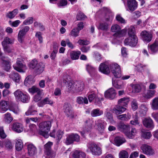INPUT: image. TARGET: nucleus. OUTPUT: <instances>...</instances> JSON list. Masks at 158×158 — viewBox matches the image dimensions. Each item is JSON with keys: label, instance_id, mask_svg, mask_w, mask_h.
I'll return each mask as SVG.
<instances>
[{"label": "nucleus", "instance_id": "f257e3e1", "mask_svg": "<svg viewBox=\"0 0 158 158\" xmlns=\"http://www.w3.org/2000/svg\"><path fill=\"white\" fill-rule=\"evenodd\" d=\"M69 77L67 75L65 74L63 76V82L67 84V87L68 90L71 93L78 94L82 91L84 88V85L83 83L81 81H76L74 82L73 81H68Z\"/></svg>", "mask_w": 158, "mask_h": 158}, {"label": "nucleus", "instance_id": "f03ea898", "mask_svg": "<svg viewBox=\"0 0 158 158\" xmlns=\"http://www.w3.org/2000/svg\"><path fill=\"white\" fill-rule=\"evenodd\" d=\"M39 134L47 138L49 136L48 132L51 127V123L49 121L41 123L39 125Z\"/></svg>", "mask_w": 158, "mask_h": 158}, {"label": "nucleus", "instance_id": "7ed1b4c3", "mask_svg": "<svg viewBox=\"0 0 158 158\" xmlns=\"http://www.w3.org/2000/svg\"><path fill=\"white\" fill-rule=\"evenodd\" d=\"M87 147L93 155L99 156L102 153L101 147L94 143H88Z\"/></svg>", "mask_w": 158, "mask_h": 158}, {"label": "nucleus", "instance_id": "20e7f679", "mask_svg": "<svg viewBox=\"0 0 158 158\" xmlns=\"http://www.w3.org/2000/svg\"><path fill=\"white\" fill-rule=\"evenodd\" d=\"M95 123L94 127L101 134H104L106 123L102 119H98L95 120Z\"/></svg>", "mask_w": 158, "mask_h": 158}, {"label": "nucleus", "instance_id": "39448f33", "mask_svg": "<svg viewBox=\"0 0 158 158\" xmlns=\"http://www.w3.org/2000/svg\"><path fill=\"white\" fill-rule=\"evenodd\" d=\"M14 69L20 73H24L27 69V67L23 64L19 59H18L15 64L13 65Z\"/></svg>", "mask_w": 158, "mask_h": 158}, {"label": "nucleus", "instance_id": "423d86ee", "mask_svg": "<svg viewBox=\"0 0 158 158\" xmlns=\"http://www.w3.org/2000/svg\"><path fill=\"white\" fill-rule=\"evenodd\" d=\"M138 39L136 36L129 37L126 39L124 42L125 45L131 46H135L138 43Z\"/></svg>", "mask_w": 158, "mask_h": 158}, {"label": "nucleus", "instance_id": "0eeeda50", "mask_svg": "<svg viewBox=\"0 0 158 158\" xmlns=\"http://www.w3.org/2000/svg\"><path fill=\"white\" fill-rule=\"evenodd\" d=\"M140 148L143 152L146 155L152 156L155 153V151L151 147L148 145L143 144Z\"/></svg>", "mask_w": 158, "mask_h": 158}, {"label": "nucleus", "instance_id": "6e6552de", "mask_svg": "<svg viewBox=\"0 0 158 158\" xmlns=\"http://www.w3.org/2000/svg\"><path fill=\"white\" fill-rule=\"evenodd\" d=\"M140 35L143 41L144 42L149 43L152 40V35L150 32L143 31L141 32Z\"/></svg>", "mask_w": 158, "mask_h": 158}, {"label": "nucleus", "instance_id": "1a4fd4ad", "mask_svg": "<svg viewBox=\"0 0 158 158\" xmlns=\"http://www.w3.org/2000/svg\"><path fill=\"white\" fill-rule=\"evenodd\" d=\"M64 113L68 117L70 118L74 117L75 115L70 104L65 103L64 106Z\"/></svg>", "mask_w": 158, "mask_h": 158}, {"label": "nucleus", "instance_id": "9d476101", "mask_svg": "<svg viewBox=\"0 0 158 158\" xmlns=\"http://www.w3.org/2000/svg\"><path fill=\"white\" fill-rule=\"evenodd\" d=\"M116 91L113 88L108 89L104 93L105 97L110 100H113L116 97Z\"/></svg>", "mask_w": 158, "mask_h": 158}, {"label": "nucleus", "instance_id": "9b49d317", "mask_svg": "<svg viewBox=\"0 0 158 158\" xmlns=\"http://www.w3.org/2000/svg\"><path fill=\"white\" fill-rule=\"evenodd\" d=\"M10 128L12 131L18 133L21 132L23 130L22 125L18 123H13L11 125Z\"/></svg>", "mask_w": 158, "mask_h": 158}, {"label": "nucleus", "instance_id": "f8f14e48", "mask_svg": "<svg viewBox=\"0 0 158 158\" xmlns=\"http://www.w3.org/2000/svg\"><path fill=\"white\" fill-rule=\"evenodd\" d=\"M117 127L119 130L123 132L126 135L128 131L130 130V126L128 125H125L123 123H119L118 124Z\"/></svg>", "mask_w": 158, "mask_h": 158}, {"label": "nucleus", "instance_id": "ddd939ff", "mask_svg": "<svg viewBox=\"0 0 158 158\" xmlns=\"http://www.w3.org/2000/svg\"><path fill=\"white\" fill-rule=\"evenodd\" d=\"M99 69L101 72L106 74H109L110 72L108 66L105 63L100 64Z\"/></svg>", "mask_w": 158, "mask_h": 158}, {"label": "nucleus", "instance_id": "4468645a", "mask_svg": "<svg viewBox=\"0 0 158 158\" xmlns=\"http://www.w3.org/2000/svg\"><path fill=\"white\" fill-rule=\"evenodd\" d=\"M127 6L129 10L133 11L137 8V2L135 0H128Z\"/></svg>", "mask_w": 158, "mask_h": 158}, {"label": "nucleus", "instance_id": "2eb2a0df", "mask_svg": "<svg viewBox=\"0 0 158 158\" xmlns=\"http://www.w3.org/2000/svg\"><path fill=\"white\" fill-rule=\"evenodd\" d=\"M28 152L30 156H33L37 153V149L35 146L30 143L27 145Z\"/></svg>", "mask_w": 158, "mask_h": 158}, {"label": "nucleus", "instance_id": "dca6fc26", "mask_svg": "<svg viewBox=\"0 0 158 158\" xmlns=\"http://www.w3.org/2000/svg\"><path fill=\"white\" fill-rule=\"evenodd\" d=\"M143 124L148 128L154 127V125L152 120L150 118H145L143 120Z\"/></svg>", "mask_w": 158, "mask_h": 158}, {"label": "nucleus", "instance_id": "f3484780", "mask_svg": "<svg viewBox=\"0 0 158 158\" xmlns=\"http://www.w3.org/2000/svg\"><path fill=\"white\" fill-rule=\"evenodd\" d=\"M9 108V104L8 102L2 101L0 102V112L4 113L7 111Z\"/></svg>", "mask_w": 158, "mask_h": 158}, {"label": "nucleus", "instance_id": "a211bd4d", "mask_svg": "<svg viewBox=\"0 0 158 158\" xmlns=\"http://www.w3.org/2000/svg\"><path fill=\"white\" fill-rule=\"evenodd\" d=\"M9 77L12 79L15 82L18 83L20 79V77L19 74L14 71L12 72L9 74Z\"/></svg>", "mask_w": 158, "mask_h": 158}, {"label": "nucleus", "instance_id": "6ab92c4d", "mask_svg": "<svg viewBox=\"0 0 158 158\" xmlns=\"http://www.w3.org/2000/svg\"><path fill=\"white\" fill-rule=\"evenodd\" d=\"M112 83L113 85L117 89H122L124 88V84L121 80H119L114 81L113 79H112Z\"/></svg>", "mask_w": 158, "mask_h": 158}, {"label": "nucleus", "instance_id": "aec40b11", "mask_svg": "<svg viewBox=\"0 0 158 158\" xmlns=\"http://www.w3.org/2000/svg\"><path fill=\"white\" fill-rule=\"evenodd\" d=\"M53 103L52 101L50 98L47 97L38 103V106L39 107H42L44 105L46 104L52 105Z\"/></svg>", "mask_w": 158, "mask_h": 158}, {"label": "nucleus", "instance_id": "412c9836", "mask_svg": "<svg viewBox=\"0 0 158 158\" xmlns=\"http://www.w3.org/2000/svg\"><path fill=\"white\" fill-rule=\"evenodd\" d=\"M149 50L153 53H155L158 51V40H156L150 46L148 45Z\"/></svg>", "mask_w": 158, "mask_h": 158}, {"label": "nucleus", "instance_id": "4be33fe9", "mask_svg": "<svg viewBox=\"0 0 158 158\" xmlns=\"http://www.w3.org/2000/svg\"><path fill=\"white\" fill-rule=\"evenodd\" d=\"M126 110V108H125L118 105L113 109V111L114 113L116 114H119L123 113Z\"/></svg>", "mask_w": 158, "mask_h": 158}, {"label": "nucleus", "instance_id": "5701e85b", "mask_svg": "<svg viewBox=\"0 0 158 158\" xmlns=\"http://www.w3.org/2000/svg\"><path fill=\"white\" fill-rule=\"evenodd\" d=\"M103 113L102 110L99 108H97L93 110L91 112L90 114L92 117H96L101 115Z\"/></svg>", "mask_w": 158, "mask_h": 158}, {"label": "nucleus", "instance_id": "b1692460", "mask_svg": "<svg viewBox=\"0 0 158 158\" xmlns=\"http://www.w3.org/2000/svg\"><path fill=\"white\" fill-rule=\"evenodd\" d=\"M137 131L135 128H132L125 135L129 139H133L137 133Z\"/></svg>", "mask_w": 158, "mask_h": 158}, {"label": "nucleus", "instance_id": "393cba45", "mask_svg": "<svg viewBox=\"0 0 158 158\" xmlns=\"http://www.w3.org/2000/svg\"><path fill=\"white\" fill-rule=\"evenodd\" d=\"M44 65L42 63H39L36 69L35 70V72L37 74L41 73L44 69Z\"/></svg>", "mask_w": 158, "mask_h": 158}, {"label": "nucleus", "instance_id": "a878e982", "mask_svg": "<svg viewBox=\"0 0 158 158\" xmlns=\"http://www.w3.org/2000/svg\"><path fill=\"white\" fill-rule=\"evenodd\" d=\"M81 54V52L80 51H73L70 53V57L71 59L73 60H78Z\"/></svg>", "mask_w": 158, "mask_h": 158}, {"label": "nucleus", "instance_id": "bb28decb", "mask_svg": "<svg viewBox=\"0 0 158 158\" xmlns=\"http://www.w3.org/2000/svg\"><path fill=\"white\" fill-rule=\"evenodd\" d=\"M14 39H11L8 37H6L2 42V46H9V44H12L14 42Z\"/></svg>", "mask_w": 158, "mask_h": 158}, {"label": "nucleus", "instance_id": "cd10ccee", "mask_svg": "<svg viewBox=\"0 0 158 158\" xmlns=\"http://www.w3.org/2000/svg\"><path fill=\"white\" fill-rule=\"evenodd\" d=\"M2 59L3 61L2 66L3 69L7 72L9 71L11 68V64L10 61L8 60H3L2 58Z\"/></svg>", "mask_w": 158, "mask_h": 158}, {"label": "nucleus", "instance_id": "c85d7f7f", "mask_svg": "<svg viewBox=\"0 0 158 158\" xmlns=\"http://www.w3.org/2000/svg\"><path fill=\"white\" fill-rule=\"evenodd\" d=\"M85 131L88 132L90 131L92 128L93 121L89 119L86 120L85 122Z\"/></svg>", "mask_w": 158, "mask_h": 158}, {"label": "nucleus", "instance_id": "c756f323", "mask_svg": "<svg viewBox=\"0 0 158 158\" xmlns=\"http://www.w3.org/2000/svg\"><path fill=\"white\" fill-rule=\"evenodd\" d=\"M129 101V99L127 98H123L120 99L118 101V104L120 106H126Z\"/></svg>", "mask_w": 158, "mask_h": 158}, {"label": "nucleus", "instance_id": "7c9ffc66", "mask_svg": "<svg viewBox=\"0 0 158 158\" xmlns=\"http://www.w3.org/2000/svg\"><path fill=\"white\" fill-rule=\"evenodd\" d=\"M73 156L74 158H84L85 154L83 152L77 150L74 152Z\"/></svg>", "mask_w": 158, "mask_h": 158}, {"label": "nucleus", "instance_id": "2f4dec72", "mask_svg": "<svg viewBox=\"0 0 158 158\" xmlns=\"http://www.w3.org/2000/svg\"><path fill=\"white\" fill-rule=\"evenodd\" d=\"M131 115L128 113L127 114H126L120 115L117 116L118 119L124 121H127L130 119Z\"/></svg>", "mask_w": 158, "mask_h": 158}, {"label": "nucleus", "instance_id": "473e14b6", "mask_svg": "<svg viewBox=\"0 0 158 158\" xmlns=\"http://www.w3.org/2000/svg\"><path fill=\"white\" fill-rule=\"evenodd\" d=\"M86 69L88 73L91 75L95 73L96 72L95 68L89 64H87L86 65Z\"/></svg>", "mask_w": 158, "mask_h": 158}, {"label": "nucleus", "instance_id": "72a5a7b5", "mask_svg": "<svg viewBox=\"0 0 158 158\" xmlns=\"http://www.w3.org/2000/svg\"><path fill=\"white\" fill-rule=\"evenodd\" d=\"M37 113V111L35 110L34 106H30L28 110L25 113V114L27 116L29 115H34Z\"/></svg>", "mask_w": 158, "mask_h": 158}, {"label": "nucleus", "instance_id": "f704fd0d", "mask_svg": "<svg viewBox=\"0 0 158 158\" xmlns=\"http://www.w3.org/2000/svg\"><path fill=\"white\" fill-rule=\"evenodd\" d=\"M18 13V10L17 9L14 10L12 11H9L6 14V16L10 19H13Z\"/></svg>", "mask_w": 158, "mask_h": 158}, {"label": "nucleus", "instance_id": "c9c22d12", "mask_svg": "<svg viewBox=\"0 0 158 158\" xmlns=\"http://www.w3.org/2000/svg\"><path fill=\"white\" fill-rule=\"evenodd\" d=\"M22 96L19 101H21L23 103H27L28 102L30 97L27 94L23 93Z\"/></svg>", "mask_w": 158, "mask_h": 158}, {"label": "nucleus", "instance_id": "e433bc0d", "mask_svg": "<svg viewBox=\"0 0 158 158\" xmlns=\"http://www.w3.org/2000/svg\"><path fill=\"white\" fill-rule=\"evenodd\" d=\"M114 141L115 144L118 146H119L126 142L125 139L119 137L115 138Z\"/></svg>", "mask_w": 158, "mask_h": 158}, {"label": "nucleus", "instance_id": "4c0bfd02", "mask_svg": "<svg viewBox=\"0 0 158 158\" xmlns=\"http://www.w3.org/2000/svg\"><path fill=\"white\" fill-rule=\"evenodd\" d=\"M4 120L6 123L9 124L13 120V118L11 114L8 112L4 114Z\"/></svg>", "mask_w": 158, "mask_h": 158}, {"label": "nucleus", "instance_id": "58836bf2", "mask_svg": "<svg viewBox=\"0 0 158 158\" xmlns=\"http://www.w3.org/2000/svg\"><path fill=\"white\" fill-rule=\"evenodd\" d=\"M16 145L15 148L17 150L19 151L21 150L23 147V144L21 139H17L15 140Z\"/></svg>", "mask_w": 158, "mask_h": 158}, {"label": "nucleus", "instance_id": "ea45409f", "mask_svg": "<svg viewBox=\"0 0 158 158\" xmlns=\"http://www.w3.org/2000/svg\"><path fill=\"white\" fill-rule=\"evenodd\" d=\"M88 98L89 101L90 102H92L94 100H95V103H96V102L97 101H100V99L98 98L97 95L94 93L89 94L88 96Z\"/></svg>", "mask_w": 158, "mask_h": 158}, {"label": "nucleus", "instance_id": "a19ab883", "mask_svg": "<svg viewBox=\"0 0 158 158\" xmlns=\"http://www.w3.org/2000/svg\"><path fill=\"white\" fill-rule=\"evenodd\" d=\"M112 73H114V71H119L120 70V66L117 64H111L110 66V70Z\"/></svg>", "mask_w": 158, "mask_h": 158}, {"label": "nucleus", "instance_id": "79ce46f5", "mask_svg": "<svg viewBox=\"0 0 158 158\" xmlns=\"http://www.w3.org/2000/svg\"><path fill=\"white\" fill-rule=\"evenodd\" d=\"M39 63L37 60H33L28 64V66L29 68L35 70Z\"/></svg>", "mask_w": 158, "mask_h": 158}, {"label": "nucleus", "instance_id": "37998d69", "mask_svg": "<svg viewBox=\"0 0 158 158\" xmlns=\"http://www.w3.org/2000/svg\"><path fill=\"white\" fill-rule=\"evenodd\" d=\"M152 108L153 110H158V97L155 98L152 100Z\"/></svg>", "mask_w": 158, "mask_h": 158}, {"label": "nucleus", "instance_id": "c03bdc74", "mask_svg": "<svg viewBox=\"0 0 158 158\" xmlns=\"http://www.w3.org/2000/svg\"><path fill=\"white\" fill-rule=\"evenodd\" d=\"M23 92L20 89H18L16 90L14 93L16 99L17 101H19L21 97H22V95H23Z\"/></svg>", "mask_w": 158, "mask_h": 158}, {"label": "nucleus", "instance_id": "a18cd8bd", "mask_svg": "<svg viewBox=\"0 0 158 158\" xmlns=\"http://www.w3.org/2000/svg\"><path fill=\"white\" fill-rule=\"evenodd\" d=\"M42 90H40V89L35 86H33L32 87L29 88L28 89L29 92L31 94H33L35 93L39 94Z\"/></svg>", "mask_w": 158, "mask_h": 158}, {"label": "nucleus", "instance_id": "49530a36", "mask_svg": "<svg viewBox=\"0 0 158 158\" xmlns=\"http://www.w3.org/2000/svg\"><path fill=\"white\" fill-rule=\"evenodd\" d=\"M121 29L119 26L117 24H114L111 27V31L112 32H115V33H118V31Z\"/></svg>", "mask_w": 158, "mask_h": 158}, {"label": "nucleus", "instance_id": "de8ad7c7", "mask_svg": "<svg viewBox=\"0 0 158 158\" xmlns=\"http://www.w3.org/2000/svg\"><path fill=\"white\" fill-rule=\"evenodd\" d=\"M109 27L107 23H100L98 28L106 31L108 30Z\"/></svg>", "mask_w": 158, "mask_h": 158}, {"label": "nucleus", "instance_id": "09e8293b", "mask_svg": "<svg viewBox=\"0 0 158 158\" xmlns=\"http://www.w3.org/2000/svg\"><path fill=\"white\" fill-rule=\"evenodd\" d=\"M77 102L79 104H83L84 102L85 104H87L88 103V100L87 98L86 97L83 98L82 97H79L77 99Z\"/></svg>", "mask_w": 158, "mask_h": 158}, {"label": "nucleus", "instance_id": "8fccbe9b", "mask_svg": "<svg viewBox=\"0 0 158 158\" xmlns=\"http://www.w3.org/2000/svg\"><path fill=\"white\" fill-rule=\"evenodd\" d=\"M127 30L125 29L120 30L118 33H114V36L116 37H120L124 36L126 34Z\"/></svg>", "mask_w": 158, "mask_h": 158}, {"label": "nucleus", "instance_id": "3c124183", "mask_svg": "<svg viewBox=\"0 0 158 158\" xmlns=\"http://www.w3.org/2000/svg\"><path fill=\"white\" fill-rule=\"evenodd\" d=\"M132 91L135 93L140 92L141 89V87L140 85L136 84L133 85L132 86Z\"/></svg>", "mask_w": 158, "mask_h": 158}, {"label": "nucleus", "instance_id": "603ef678", "mask_svg": "<svg viewBox=\"0 0 158 158\" xmlns=\"http://www.w3.org/2000/svg\"><path fill=\"white\" fill-rule=\"evenodd\" d=\"M135 29L134 27L131 26L128 29V34L129 37L136 36L135 34Z\"/></svg>", "mask_w": 158, "mask_h": 158}, {"label": "nucleus", "instance_id": "864d4df0", "mask_svg": "<svg viewBox=\"0 0 158 158\" xmlns=\"http://www.w3.org/2000/svg\"><path fill=\"white\" fill-rule=\"evenodd\" d=\"M119 158H128L129 155L128 152L125 150L121 151L119 153Z\"/></svg>", "mask_w": 158, "mask_h": 158}, {"label": "nucleus", "instance_id": "5fc2aeb1", "mask_svg": "<svg viewBox=\"0 0 158 158\" xmlns=\"http://www.w3.org/2000/svg\"><path fill=\"white\" fill-rule=\"evenodd\" d=\"M79 31L76 28H74L71 30L69 34V35L72 37H76L79 35Z\"/></svg>", "mask_w": 158, "mask_h": 158}, {"label": "nucleus", "instance_id": "6e6d98bb", "mask_svg": "<svg viewBox=\"0 0 158 158\" xmlns=\"http://www.w3.org/2000/svg\"><path fill=\"white\" fill-rule=\"evenodd\" d=\"M25 35L26 34L23 32L22 31L20 30L19 31L18 34V40L20 42H22Z\"/></svg>", "mask_w": 158, "mask_h": 158}, {"label": "nucleus", "instance_id": "4d7b16f0", "mask_svg": "<svg viewBox=\"0 0 158 158\" xmlns=\"http://www.w3.org/2000/svg\"><path fill=\"white\" fill-rule=\"evenodd\" d=\"M142 136L145 139H149L152 136L151 133L146 131H142L141 134Z\"/></svg>", "mask_w": 158, "mask_h": 158}, {"label": "nucleus", "instance_id": "13d9d810", "mask_svg": "<svg viewBox=\"0 0 158 158\" xmlns=\"http://www.w3.org/2000/svg\"><path fill=\"white\" fill-rule=\"evenodd\" d=\"M73 137V136H72V134H70L67 136L65 141V143L67 145H69L72 143L73 142V139H72Z\"/></svg>", "mask_w": 158, "mask_h": 158}, {"label": "nucleus", "instance_id": "bf43d9fd", "mask_svg": "<svg viewBox=\"0 0 158 158\" xmlns=\"http://www.w3.org/2000/svg\"><path fill=\"white\" fill-rule=\"evenodd\" d=\"M52 145V143L51 142H48L45 144L44 145V149L45 150V153L51 151V147Z\"/></svg>", "mask_w": 158, "mask_h": 158}, {"label": "nucleus", "instance_id": "052dcab7", "mask_svg": "<svg viewBox=\"0 0 158 158\" xmlns=\"http://www.w3.org/2000/svg\"><path fill=\"white\" fill-rule=\"evenodd\" d=\"M93 56L95 59L98 61H100L102 59L101 55L97 52H94Z\"/></svg>", "mask_w": 158, "mask_h": 158}, {"label": "nucleus", "instance_id": "680f3d73", "mask_svg": "<svg viewBox=\"0 0 158 158\" xmlns=\"http://www.w3.org/2000/svg\"><path fill=\"white\" fill-rule=\"evenodd\" d=\"M85 18H86V16L81 12H78L76 16V18L78 20H83Z\"/></svg>", "mask_w": 158, "mask_h": 158}, {"label": "nucleus", "instance_id": "e2e57ef3", "mask_svg": "<svg viewBox=\"0 0 158 158\" xmlns=\"http://www.w3.org/2000/svg\"><path fill=\"white\" fill-rule=\"evenodd\" d=\"M155 93L154 90H148L147 93L145 94L144 97L147 98H150L152 97Z\"/></svg>", "mask_w": 158, "mask_h": 158}, {"label": "nucleus", "instance_id": "0e129e2a", "mask_svg": "<svg viewBox=\"0 0 158 158\" xmlns=\"http://www.w3.org/2000/svg\"><path fill=\"white\" fill-rule=\"evenodd\" d=\"M10 110L12 111L15 114H18L19 112V109L18 106L15 105L11 106L9 108Z\"/></svg>", "mask_w": 158, "mask_h": 158}, {"label": "nucleus", "instance_id": "69168bd1", "mask_svg": "<svg viewBox=\"0 0 158 158\" xmlns=\"http://www.w3.org/2000/svg\"><path fill=\"white\" fill-rule=\"evenodd\" d=\"M5 147L8 149H11L13 147V145L12 144L10 141L7 140H6L5 143Z\"/></svg>", "mask_w": 158, "mask_h": 158}, {"label": "nucleus", "instance_id": "338daca9", "mask_svg": "<svg viewBox=\"0 0 158 158\" xmlns=\"http://www.w3.org/2000/svg\"><path fill=\"white\" fill-rule=\"evenodd\" d=\"M33 18L31 17H29L25 20L23 22V24L25 25L30 24L33 23Z\"/></svg>", "mask_w": 158, "mask_h": 158}, {"label": "nucleus", "instance_id": "774afa93", "mask_svg": "<svg viewBox=\"0 0 158 158\" xmlns=\"http://www.w3.org/2000/svg\"><path fill=\"white\" fill-rule=\"evenodd\" d=\"M46 158H54L55 156V153L53 152L50 151L46 153Z\"/></svg>", "mask_w": 158, "mask_h": 158}]
</instances>
